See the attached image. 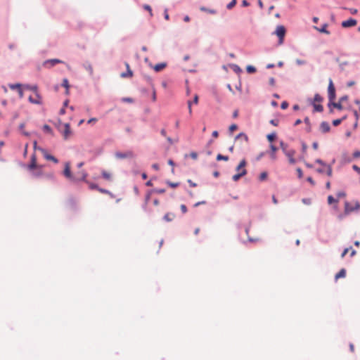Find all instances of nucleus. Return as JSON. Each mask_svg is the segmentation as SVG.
<instances>
[{
    "mask_svg": "<svg viewBox=\"0 0 360 360\" xmlns=\"http://www.w3.org/2000/svg\"><path fill=\"white\" fill-rule=\"evenodd\" d=\"M280 145L282 151L288 158L289 163L291 165H295L297 162L296 159L295 158L296 151L294 149L289 148L288 145L284 143L283 141L281 142Z\"/></svg>",
    "mask_w": 360,
    "mask_h": 360,
    "instance_id": "nucleus-1",
    "label": "nucleus"
},
{
    "mask_svg": "<svg viewBox=\"0 0 360 360\" xmlns=\"http://www.w3.org/2000/svg\"><path fill=\"white\" fill-rule=\"evenodd\" d=\"M246 160L245 159L242 160L238 167H236L237 174H234L232 177L234 181H238L242 176H245L247 173V170L245 169L246 166Z\"/></svg>",
    "mask_w": 360,
    "mask_h": 360,
    "instance_id": "nucleus-2",
    "label": "nucleus"
},
{
    "mask_svg": "<svg viewBox=\"0 0 360 360\" xmlns=\"http://www.w3.org/2000/svg\"><path fill=\"white\" fill-rule=\"evenodd\" d=\"M57 128L59 130V131L63 134V136L65 140L68 139L72 134L70 125L69 123L61 124V123L60 122V124L57 126Z\"/></svg>",
    "mask_w": 360,
    "mask_h": 360,
    "instance_id": "nucleus-3",
    "label": "nucleus"
},
{
    "mask_svg": "<svg viewBox=\"0 0 360 360\" xmlns=\"http://www.w3.org/2000/svg\"><path fill=\"white\" fill-rule=\"evenodd\" d=\"M360 208V203L358 201L354 202V203H350L348 202H345V212L348 214L353 211L357 210Z\"/></svg>",
    "mask_w": 360,
    "mask_h": 360,
    "instance_id": "nucleus-4",
    "label": "nucleus"
},
{
    "mask_svg": "<svg viewBox=\"0 0 360 360\" xmlns=\"http://www.w3.org/2000/svg\"><path fill=\"white\" fill-rule=\"evenodd\" d=\"M328 92L329 101L330 102L333 101L335 98V86H334L332 79L329 80Z\"/></svg>",
    "mask_w": 360,
    "mask_h": 360,
    "instance_id": "nucleus-5",
    "label": "nucleus"
},
{
    "mask_svg": "<svg viewBox=\"0 0 360 360\" xmlns=\"http://www.w3.org/2000/svg\"><path fill=\"white\" fill-rule=\"evenodd\" d=\"M28 100L33 104L40 105L42 103V98L39 92L34 93L33 95L30 96Z\"/></svg>",
    "mask_w": 360,
    "mask_h": 360,
    "instance_id": "nucleus-6",
    "label": "nucleus"
},
{
    "mask_svg": "<svg viewBox=\"0 0 360 360\" xmlns=\"http://www.w3.org/2000/svg\"><path fill=\"white\" fill-rule=\"evenodd\" d=\"M64 176L68 179L70 181H76V179L75 176L72 174L70 171V164L69 162H66L65 164V169L63 171Z\"/></svg>",
    "mask_w": 360,
    "mask_h": 360,
    "instance_id": "nucleus-7",
    "label": "nucleus"
},
{
    "mask_svg": "<svg viewBox=\"0 0 360 360\" xmlns=\"http://www.w3.org/2000/svg\"><path fill=\"white\" fill-rule=\"evenodd\" d=\"M275 33H276V34L279 38V44H283V39H284V37H285V27L283 26H282V25L278 26L276 27Z\"/></svg>",
    "mask_w": 360,
    "mask_h": 360,
    "instance_id": "nucleus-8",
    "label": "nucleus"
},
{
    "mask_svg": "<svg viewBox=\"0 0 360 360\" xmlns=\"http://www.w3.org/2000/svg\"><path fill=\"white\" fill-rule=\"evenodd\" d=\"M58 63H63V61L59 59H49L43 63V66L46 68H51Z\"/></svg>",
    "mask_w": 360,
    "mask_h": 360,
    "instance_id": "nucleus-9",
    "label": "nucleus"
},
{
    "mask_svg": "<svg viewBox=\"0 0 360 360\" xmlns=\"http://www.w3.org/2000/svg\"><path fill=\"white\" fill-rule=\"evenodd\" d=\"M41 166H38L37 165V157L35 154H33L31 156L30 164L28 165V169L30 170H33L34 169H41Z\"/></svg>",
    "mask_w": 360,
    "mask_h": 360,
    "instance_id": "nucleus-10",
    "label": "nucleus"
},
{
    "mask_svg": "<svg viewBox=\"0 0 360 360\" xmlns=\"http://www.w3.org/2000/svg\"><path fill=\"white\" fill-rule=\"evenodd\" d=\"M115 156L120 159L131 158H133L134 153L131 151H127L126 153H117Z\"/></svg>",
    "mask_w": 360,
    "mask_h": 360,
    "instance_id": "nucleus-11",
    "label": "nucleus"
},
{
    "mask_svg": "<svg viewBox=\"0 0 360 360\" xmlns=\"http://www.w3.org/2000/svg\"><path fill=\"white\" fill-rule=\"evenodd\" d=\"M357 22L355 19L349 18V20H345L342 22V26L343 27H350L355 26Z\"/></svg>",
    "mask_w": 360,
    "mask_h": 360,
    "instance_id": "nucleus-12",
    "label": "nucleus"
},
{
    "mask_svg": "<svg viewBox=\"0 0 360 360\" xmlns=\"http://www.w3.org/2000/svg\"><path fill=\"white\" fill-rule=\"evenodd\" d=\"M86 176H87V174L85 172H82V178H81V179L82 181H86V183L89 184L90 189H92V190L96 189V190H98V188L99 187L96 184H93V183H90V182L86 181Z\"/></svg>",
    "mask_w": 360,
    "mask_h": 360,
    "instance_id": "nucleus-13",
    "label": "nucleus"
},
{
    "mask_svg": "<svg viewBox=\"0 0 360 360\" xmlns=\"http://www.w3.org/2000/svg\"><path fill=\"white\" fill-rule=\"evenodd\" d=\"M41 151H42L43 155L46 160L53 161L54 163L58 162V160L53 155L49 154L46 152V150L42 149Z\"/></svg>",
    "mask_w": 360,
    "mask_h": 360,
    "instance_id": "nucleus-14",
    "label": "nucleus"
},
{
    "mask_svg": "<svg viewBox=\"0 0 360 360\" xmlns=\"http://www.w3.org/2000/svg\"><path fill=\"white\" fill-rule=\"evenodd\" d=\"M167 67V63H158V64H156L154 66H153V69L155 71V72H160L162 71V70H164L165 68Z\"/></svg>",
    "mask_w": 360,
    "mask_h": 360,
    "instance_id": "nucleus-15",
    "label": "nucleus"
},
{
    "mask_svg": "<svg viewBox=\"0 0 360 360\" xmlns=\"http://www.w3.org/2000/svg\"><path fill=\"white\" fill-rule=\"evenodd\" d=\"M320 129L323 133H327L330 131V127L326 122H322L320 125Z\"/></svg>",
    "mask_w": 360,
    "mask_h": 360,
    "instance_id": "nucleus-16",
    "label": "nucleus"
},
{
    "mask_svg": "<svg viewBox=\"0 0 360 360\" xmlns=\"http://www.w3.org/2000/svg\"><path fill=\"white\" fill-rule=\"evenodd\" d=\"M127 72H122L121 74L122 77H131L133 75L132 71L130 70L129 65L126 63Z\"/></svg>",
    "mask_w": 360,
    "mask_h": 360,
    "instance_id": "nucleus-17",
    "label": "nucleus"
},
{
    "mask_svg": "<svg viewBox=\"0 0 360 360\" xmlns=\"http://www.w3.org/2000/svg\"><path fill=\"white\" fill-rule=\"evenodd\" d=\"M327 27H328V25L326 23H325L323 25V26L321 28L315 26L314 29L316 30L317 31H319V32L329 34L330 32L326 29Z\"/></svg>",
    "mask_w": 360,
    "mask_h": 360,
    "instance_id": "nucleus-18",
    "label": "nucleus"
},
{
    "mask_svg": "<svg viewBox=\"0 0 360 360\" xmlns=\"http://www.w3.org/2000/svg\"><path fill=\"white\" fill-rule=\"evenodd\" d=\"M270 148H271V153H270V156H271V158L273 160H276V152L277 150V148L274 146V145H271L270 146Z\"/></svg>",
    "mask_w": 360,
    "mask_h": 360,
    "instance_id": "nucleus-19",
    "label": "nucleus"
},
{
    "mask_svg": "<svg viewBox=\"0 0 360 360\" xmlns=\"http://www.w3.org/2000/svg\"><path fill=\"white\" fill-rule=\"evenodd\" d=\"M174 218H175V214L172 212L167 213L164 216V220H165L166 221H168V222L172 221Z\"/></svg>",
    "mask_w": 360,
    "mask_h": 360,
    "instance_id": "nucleus-20",
    "label": "nucleus"
},
{
    "mask_svg": "<svg viewBox=\"0 0 360 360\" xmlns=\"http://www.w3.org/2000/svg\"><path fill=\"white\" fill-rule=\"evenodd\" d=\"M346 276V270L345 269H342L335 276V280H338L341 278H345Z\"/></svg>",
    "mask_w": 360,
    "mask_h": 360,
    "instance_id": "nucleus-21",
    "label": "nucleus"
},
{
    "mask_svg": "<svg viewBox=\"0 0 360 360\" xmlns=\"http://www.w3.org/2000/svg\"><path fill=\"white\" fill-rule=\"evenodd\" d=\"M331 106H333V107H334L335 108H338V110H342V105L340 101L339 103H334L333 101L330 102L329 104H328V107L330 108Z\"/></svg>",
    "mask_w": 360,
    "mask_h": 360,
    "instance_id": "nucleus-22",
    "label": "nucleus"
},
{
    "mask_svg": "<svg viewBox=\"0 0 360 360\" xmlns=\"http://www.w3.org/2000/svg\"><path fill=\"white\" fill-rule=\"evenodd\" d=\"M313 107L316 112H322L323 110V107L321 103H313Z\"/></svg>",
    "mask_w": 360,
    "mask_h": 360,
    "instance_id": "nucleus-23",
    "label": "nucleus"
},
{
    "mask_svg": "<svg viewBox=\"0 0 360 360\" xmlns=\"http://www.w3.org/2000/svg\"><path fill=\"white\" fill-rule=\"evenodd\" d=\"M101 174H102V176L106 179V180H111V178H112V175L110 172H107V171H102L101 172Z\"/></svg>",
    "mask_w": 360,
    "mask_h": 360,
    "instance_id": "nucleus-24",
    "label": "nucleus"
},
{
    "mask_svg": "<svg viewBox=\"0 0 360 360\" xmlns=\"http://www.w3.org/2000/svg\"><path fill=\"white\" fill-rule=\"evenodd\" d=\"M62 86H64L66 89V94H68L69 93V82L68 79L65 78L63 80Z\"/></svg>",
    "mask_w": 360,
    "mask_h": 360,
    "instance_id": "nucleus-25",
    "label": "nucleus"
},
{
    "mask_svg": "<svg viewBox=\"0 0 360 360\" xmlns=\"http://www.w3.org/2000/svg\"><path fill=\"white\" fill-rule=\"evenodd\" d=\"M243 139L245 142H248V136L244 134V133H240L238 134L236 137V139Z\"/></svg>",
    "mask_w": 360,
    "mask_h": 360,
    "instance_id": "nucleus-26",
    "label": "nucleus"
},
{
    "mask_svg": "<svg viewBox=\"0 0 360 360\" xmlns=\"http://www.w3.org/2000/svg\"><path fill=\"white\" fill-rule=\"evenodd\" d=\"M25 89H29L30 91H33V93L39 92L38 91V87L36 85H34V86L27 85V86H25Z\"/></svg>",
    "mask_w": 360,
    "mask_h": 360,
    "instance_id": "nucleus-27",
    "label": "nucleus"
},
{
    "mask_svg": "<svg viewBox=\"0 0 360 360\" xmlns=\"http://www.w3.org/2000/svg\"><path fill=\"white\" fill-rule=\"evenodd\" d=\"M323 101V98L321 95L316 94L314 98V103H321Z\"/></svg>",
    "mask_w": 360,
    "mask_h": 360,
    "instance_id": "nucleus-28",
    "label": "nucleus"
},
{
    "mask_svg": "<svg viewBox=\"0 0 360 360\" xmlns=\"http://www.w3.org/2000/svg\"><path fill=\"white\" fill-rule=\"evenodd\" d=\"M98 191L100 193H103V194H108V195H109L110 196L113 197L112 193L110 191H108V190H106V189H104V188H98Z\"/></svg>",
    "mask_w": 360,
    "mask_h": 360,
    "instance_id": "nucleus-29",
    "label": "nucleus"
},
{
    "mask_svg": "<svg viewBox=\"0 0 360 360\" xmlns=\"http://www.w3.org/2000/svg\"><path fill=\"white\" fill-rule=\"evenodd\" d=\"M217 160L218 161H219V160H224V161H227V160H229V157H228V156H226V155H221V154H218V155H217Z\"/></svg>",
    "mask_w": 360,
    "mask_h": 360,
    "instance_id": "nucleus-30",
    "label": "nucleus"
},
{
    "mask_svg": "<svg viewBox=\"0 0 360 360\" xmlns=\"http://www.w3.org/2000/svg\"><path fill=\"white\" fill-rule=\"evenodd\" d=\"M345 118H346V117H345V116H344V117H343L342 118H341V119L334 120L333 121V124L334 126H335V127H336V126H338V125L342 122V120H344Z\"/></svg>",
    "mask_w": 360,
    "mask_h": 360,
    "instance_id": "nucleus-31",
    "label": "nucleus"
},
{
    "mask_svg": "<svg viewBox=\"0 0 360 360\" xmlns=\"http://www.w3.org/2000/svg\"><path fill=\"white\" fill-rule=\"evenodd\" d=\"M246 70L247 72L250 74L255 73L256 72V68L252 65L247 66Z\"/></svg>",
    "mask_w": 360,
    "mask_h": 360,
    "instance_id": "nucleus-32",
    "label": "nucleus"
},
{
    "mask_svg": "<svg viewBox=\"0 0 360 360\" xmlns=\"http://www.w3.org/2000/svg\"><path fill=\"white\" fill-rule=\"evenodd\" d=\"M352 250V247L345 248L341 254V258L343 259L347 254H349V250Z\"/></svg>",
    "mask_w": 360,
    "mask_h": 360,
    "instance_id": "nucleus-33",
    "label": "nucleus"
},
{
    "mask_svg": "<svg viewBox=\"0 0 360 360\" xmlns=\"http://www.w3.org/2000/svg\"><path fill=\"white\" fill-rule=\"evenodd\" d=\"M268 174L266 172H262L259 175V180L264 181L267 178Z\"/></svg>",
    "mask_w": 360,
    "mask_h": 360,
    "instance_id": "nucleus-34",
    "label": "nucleus"
},
{
    "mask_svg": "<svg viewBox=\"0 0 360 360\" xmlns=\"http://www.w3.org/2000/svg\"><path fill=\"white\" fill-rule=\"evenodd\" d=\"M43 129L44 131L49 133V134H52V132H53L51 128L47 124L44 125Z\"/></svg>",
    "mask_w": 360,
    "mask_h": 360,
    "instance_id": "nucleus-35",
    "label": "nucleus"
},
{
    "mask_svg": "<svg viewBox=\"0 0 360 360\" xmlns=\"http://www.w3.org/2000/svg\"><path fill=\"white\" fill-rule=\"evenodd\" d=\"M143 8L149 12L150 16H153L152 8L149 5L145 4Z\"/></svg>",
    "mask_w": 360,
    "mask_h": 360,
    "instance_id": "nucleus-36",
    "label": "nucleus"
},
{
    "mask_svg": "<svg viewBox=\"0 0 360 360\" xmlns=\"http://www.w3.org/2000/svg\"><path fill=\"white\" fill-rule=\"evenodd\" d=\"M276 139V134H270L267 135V139L269 141L272 142Z\"/></svg>",
    "mask_w": 360,
    "mask_h": 360,
    "instance_id": "nucleus-37",
    "label": "nucleus"
},
{
    "mask_svg": "<svg viewBox=\"0 0 360 360\" xmlns=\"http://www.w3.org/2000/svg\"><path fill=\"white\" fill-rule=\"evenodd\" d=\"M338 202V200L336 199H335L332 195H329L328 197V204L330 205V204H332L333 202Z\"/></svg>",
    "mask_w": 360,
    "mask_h": 360,
    "instance_id": "nucleus-38",
    "label": "nucleus"
},
{
    "mask_svg": "<svg viewBox=\"0 0 360 360\" xmlns=\"http://www.w3.org/2000/svg\"><path fill=\"white\" fill-rule=\"evenodd\" d=\"M9 87L11 89H19L20 87H21V85L20 84H10L9 85Z\"/></svg>",
    "mask_w": 360,
    "mask_h": 360,
    "instance_id": "nucleus-39",
    "label": "nucleus"
},
{
    "mask_svg": "<svg viewBox=\"0 0 360 360\" xmlns=\"http://www.w3.org/2000/svg\"><path fill=\"white\" fill-rule=\"evenodd\" d=\"M236 4V0H232V1H231V2H230V3L226 6V7H227V8H228V9H231L233 6H235Z\"/></svg>",
    "mask_w": 360,
    "mask_h": 360,
    "instance_id": "nucleus-40",
    "label": "nucleus"
},
{
    "mask_svg": "<svg viewBox=\"0 0 360 360\" xmlns=\"http://www.w3.org/2000/svg\"><path fill=\"white\" fill-rule=\"evenodd\" d=\"M238 129V126L236 124H233L229 127V131L233 132Z\"/></svg>",
    "mask_w": 360,
    "mask_h": 360,
    "instance_id": "nucleus-41",
    "label": "nucleus"
},
{
    "mask_svg": "<svg viewBox=\"0 0 360 360\" xmlns=\"http://www.w3.org/2000/svg\"><path fill=\"white\" fill-rule=\"evenodd\" d=\"M167 184L172 188H176L179 185V183H177V182L172 183V182L168 181Z\"/></svg>",
    "mask_w": 360,
    "mask_h": 360,
    "instance_id": "nucleus-42",
    "label": "nucleus"
},
{
    "mask_svg": "<svg viewBox=\"0 0 360 360\" xmlns=\"http://www.w3.org/2000/svg\"><path fill=\"white\" fill-rule=\"evenodd\" d=\"M187 104H188V112L190 115H192V108H191L192 102L191 101H188Z\"/></svg>",
    "mask_w": 360,
    "mask_h": 360,
    "instance_id": "nucleus-43",
    "label": "nucleus"
},
{
    "mask_svg": "<svg viewBox=\"0 0 360 360\" xmlns=\"http://www.w3.org/2000/svg\"><path fill=\"white\" fill-rule=\"evenodd\" d=\"M296 171H297V173L298 177H299L300 179H301V178L302 177V176H303L302 170L300 168H297V169H296Z\"/></svg>",
    "mask_w": 360,
    "mask_h": 360,
    "instance_id": "nucleus-44",
    "label": "nucleus"
},
{
    "mask_svg": "<svg viewBox=\"0 0 360 360\" xmlns=\"http://www.w3.org/2000/svg\"><path fill=\"white\" fill-rule=\"evenodd\" d=\"M327 175L329 176H332V168L329 165H327Z\"/></svg>",
    "mask_w": 360,
    "mask_h": 360,
    "instance_id": "nucleus-45",
    "label": "nucleus"
},
{
    "mask_svg": "<svg viewBox=\"0 0 360 360\" xmlns=\"http://www.w3.org/2000/svg\"><path fill=\"white\" fill-rule=\"evenodd\" d=\"M288 107V103L286 101L282 102L281 105V108L283 110L286 109Z\"/></svg>",
    "mask_w": 360,
    "mask_h": 360,
    "instance_id": "nucleus-46",
    "label": "nucleus"
},
{
    "mask_svg": "<svg viewBox=\"0 0 360 360\" xmlns=\"http://www.w3.org/2000/svg\"><path fill=\"white\" fill-rule=\"evenodd\" d=\"M122 101L125 103H132L133 99L131 98H122Z\"/></svg>",
    "mask_w": 360,
    "mask_h": 360,
    "instance_id": "nucleus-47",
    "label": "nucleus"
},
{
    "mask_svg": "<svg viewBox=\"0 0 360 360\" xmlns=\"http://www.w3.org/2000/svg\"><path fill=\"white\" fill-rule=\"evenodd\" d=\"M180 208H181V210L182 211V212H183L184 214H185V213H186V212H187V207H186V206L185 205H184V204H183V205H181L180 206Z\"/></svg>",
    "mask_w": 360,
    "mask_h": 360,
    "instance_id": "nucleus-48",
    "label": "nucleus"
},
{
    "mask_svg": "<svg viewBox=\"0 0 360 360\" xmlns=\"http://www.w3.org/2000/svg\"><path fill=\"white\" fill-rule=\"evenodd\" d=\"M353 157L354 158H360V151L359 150H356L353 153Z\"/></svg>",
    "mask_w": 360,
    "mask_h": 360,
    "instance_id": "nucleus-49",
    "label": "nucleus"
},
{
    "mask_svg": "<svg viewBox=\"0 0 360 360\" xmlns=\"http://www.w3.org/2000/svg\"><path fill=\"white\" fill-rule=\"evenodd\" d=\"M86 70L89 71V72L92 75L93 74V68L91 67V65H88L86 67Z\"/></svg>",
    "mask_w": 360,
    "mask_h": 360,
    "instance_id": "nucleus-50",
    "label": "nucleus"
},
{
    "mask_svg": "<svg viewBox=\"0 0 360 360\" xmlns=\"http://www.w3.org/2000/svg\"><path fill=\"white\" fill-rule=\"evenodd\" d=\"M270 123L274 126H278V120H271L270 121Z\"/></svg>",
    "mask_w": 360,
    "mask_h": 360,
    "instance_id": "nucleus-51",
    "label": "nucleus"
},
{
    "mask_svg": "<svg viewBox=\"0 0 360 360\" xmlns=\"http://www.w3.org/2000/svg\"><path fill=\"white\" fill-rule=\"evenodd\" d=\"M97 122V119L95 117L91 118L87 121L88 124L95 123Z\"/></svg>",
    "mask_w": 360,
    "mask_h": 360,
    "instance_id": "nucleus-52",
    "label": "nucleus"
},
{
    "mask_svg": "<svg viewBox=\"0 0 360 360\" xmlns=\"http://www.w3.org/2000/svg\"><path fill=\"white\" fill-rule=\"evenodd\" d=\"M269 82L271 86H274L275 85V79L274 77H271L269 80Z\"/></svg>",
    "mask_w": 360,
    "mask_h": 360,
    "instance_id": "nucleus-53",
    "label": "nucleus"
},
{
    "mask_svg": "<svg viewBox=\"0 0 360 360\" xmlns=\"http://www.w3.org/2000/svg\"><path fill=\"white\" fill-rule=\"evenodd\" d=\"M18 91L19 97L20 98H22L24 96V94H23V91L22 90L21 87L18 90Z\"/></svg>",
    "mask_w": 360,
    "mask_h": 360,
    "instance_id": "nucleus-54",
    "label": "nucleus"
},
{
    "mask_svg": "<svg viewBox=\"0 0 360 360\" xmlns=\"http://www.w3.org/2000/svg\"><path fill=\"white\" fill-rule=\"evenodd\" d=\"M193 103L194 104H198V96L197 94H195V95L194 96Z\"/></svg>",
    "mask_w": 360,
    "mask_h": 360,
    "instance_id": "nucleus-55",
    "label": "nucleus"
},
{
    "mask_svg": "<svg viewBox=\"0 0 360 360\" xmlns=\"http://www.w3.org/2000/svg\"><path fill=\"white\" fill-rule=\"evenodd\" d=\"M155 192L157 193L161 194V193H164L165 192V190L164 188L155 189Z\"/></svg>",
    "mask_w": 360,
    "mask_h": 360,
    "instance_id": "nucleus-56",
    "label": "nucleus"
},
{
    "mask_svg": "<svg viewBox=\"0 0 360 360\" xmlns=\"http://www.w3.org/2000/svg\"><path fill=\"white\" fill-rule=\"evenodd\" d=\"M188 183L190 184L191 186L192 187H195L197 186V184L194 182H193L191 179H188Z\"/></svg>",
    "mask_w": 360,
    "mask_h": 360,
    "instance_id": "nucleus-57",
    "label": "nucleus"
},
{
    "mask_svg": "<svg viewBox=\"0 0 360 360\" xmlns=\"http://www.w3.org/2000/svg\"><path fill=\"white\" fill-rule=\"evenodd\" d=\"M206 203L205 201H200V202H196L195 205H194V207H198L200 205H205Z\"/></svg>",
    "mask_w": 360,
    "mask_h": 360,
    "instance_id": "nucleus-58",
    "label": "nucleus"
},
{
    "mask_svg": "<svg viewBox=\"0 0 360 360\" xmlns=\"http://www.w3.org/2000/svg\"><path fill=\"white\" fill-rule=\"evenodd\" d=\"M353 169L354 170H355L356 172H357L359 174H360V167H359L358 166L356 165H353Z\"/></svg>",
    "mask_w": 360,
    "mask_h": 360,
    "instance_id": "nucleus-59",
    "label": "nucleus"
},
{
    "mask_svg": "<svg viewBox=\"0 0 360 360\" xmlns=\"http://www.w3.org/2000/svg\"><path fill=\"white\" fill-rule=\"evenodd\" d=\"M316 162L319 164V165H323V166H326V164L320 159H317L316 160Z\"/></svg>",
    "mask_w": 360,
    "mask_h": 360,
    "instance_id": "nucleus-60",
    "label": "nucleus"
},
{
    "mask_svg": "<svg viewBox=\"0 0 360 360\" xmlns=\"http://www.w3.org/2000/svg\"><path fill=\"white\" fill-rule=\"evenodd\" d=\"M242 5H243V6H248L250 4H249V3L248 2V1H247V0H243V1H242Z\"/></svg>",
    "mask_w": 360,
    "mask_h": 360,
    "instance_id": "nucleus-61",
    "label": "nucleus"
},
{
    "mask_svg": "<svg viewBox=\"0 0 360 360\" xmlns=\"http://www.w3.org/2000/svg\"><path fill=\"white\" fill-rule=\"evenodd\" d=\"M238 115V110H234V112H233V117L234 118H236Z\"/></svg>",
    "mask_w": 360,
    "mask_h": 360,
    "instance_id": "nucleus-62",
    "label": "nucleus"
},
{
    "mask_svg": "<svg viewBox=\"0 0 360 360\" xmlns=\"http://www.w3.org/2000/svg\"><path fill=\"white\" fill-rule=\"evenodd\" d=\"M350 250H351L350 256L354 257L356 254V251L355 250H353L352 248Z\"/></svg>",
    "mask_w": 360,
    "mask_h": 360,
    "instance_id": "nucleus-63",
    "label": "nucleus"
},
{
    "mask_svg": "<svg viewBox=\"0 0 360 360\" xmlns=\"http://www.w3.org/2000/svg\"><path fill=\"white\" fill-rule=\"evenodd\" d=\"M218 136H219V133H218V131H214L212 132V136H213V137H214V138H217V137H218Z\"/></svg>",
    "mask_w": 360,
    "mask_h": 360,
    "instance_id": "nucleus-64",
    "label": "nucleus"
}]
</instances>
